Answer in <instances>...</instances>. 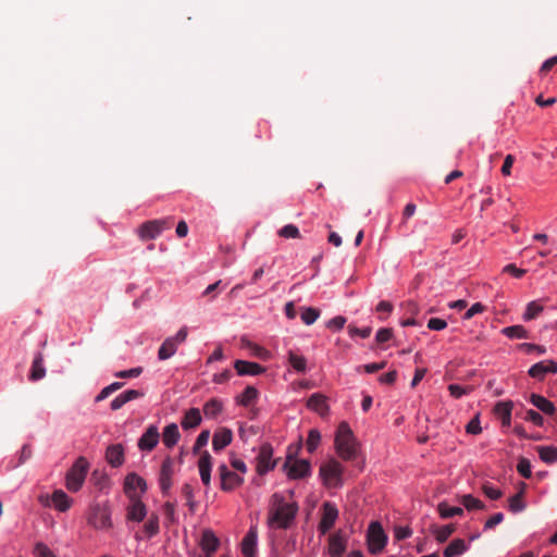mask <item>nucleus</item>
I'll return each instance as SVG.
<instances>
[{
  "label": "nucleus",
  "mask_w": 557,
  "mask_h": 557,
  "mask_svg": "<svg viewBox=\"0 0 557 557\" xmlns=\"http://www.w3.org/2000/svg\"><path fill=\"white\" fill-rule=\"evenodd\" d=\"M334 445L337 455L342 459L346 461L357 459L359 455V442L346 421L339 423L335 434Z\"/></svg>",
  "instance_id": "obj_1"
},
{
  "label": "nucleus",
  "mask_w": 557,
  "mask_h": 557,
  "mask_svg": "<svg viewBox=\"0 0 557 557\" xmlns=\"http://www.w3.org/2000/svg\"><path fill=\"white\" fill-rule=\"evenodd\" d=\"M273 506L270 510L268 523L270 527L276 525L281 529L289 528L298 511L296 503H285L283 496L274 494L272 496Z\"/></svg>",
  "instance_id": "obj_2"
},
{
  "label": "nucleus",
  "mask_w": 557,
  "mask_h": 557,
  "mask_svg": "<svg viewBox=\"0 0 557 557\" xmlns=\"http://www.w3.org/2000/svg\"><path fill=\"white\" fill-rule=\"evenodd\" d=\"M89 463L84 457L76 459L65 476V486L70 492H77L85 482Z\"/></svg>",
  "instance_id": "obj_3"
},
{
  "label": "nucleus",
  "mask_w": 557,
  "mask_h": 557,
  "mask_svg": "<svg viewBox=\"0 0 557 557\" xmlns=\"http://www.w3.org/2000/svg\"><path fill=\"white\" fill-rule=\"evenodd\" d=\"M344 467L336 459H331L321 465L320 476L326 487H341L343 485Z\"/></svg>",
  "instance_id": "obj_4"
},
{
  "label": "nucleus",
  "mask_w": 557,
  "mask_h": 557,
  "mask_svg": "<svg viewBox=\"0 0 557 557\" xmlns=\"http://www.w3.org/2000/svg\"><path fill=\"white\" fill-rule=\"evenodd\" d=\"M367 542L369 552L372 554L381 553L387 542V536L380 522L373 521L370 523L367 534Z\"/></svg>",
  "instance_id": "obj_5"
},
{
  "label": "nucleus",
  "mask_w": 557,
  "mask_h": 557,
  "mask_svg": "<svg viewBox=\"0 0 557 557\" xmlns=\"http://www.w3.org/2000/svg\"><path fill=\"white\" fill-rule=\"evenodd\" d=\"M171 227L170 219L151 220L143 223L138 230L139 237L143 240L157 238L164 230Z\"/></svg>",
  "instance_id": "obj_6"
},
{
  "label": "nucleus",
  "mask_w": 557,
  "mask_h": 557,
  "mask_svg": "<svg viewBox=\"0 0 557 557\" xmlns=\"http://www.w3.org/2000/svg\"><path fill=\"white\" fill-rule=\"evenodd\" d=\"M218 471L221 480V490L224 492H232L244 483V478L230 470L225 463L220 465Z\"/></svg>",
  "instance_id": "obj_7"
},
{
  "label": "nucleus",
  "mask_w": 557,
  "mask_h": 557,
  "mask_svg": "<svg viewBox=\"0 0 557 557\" xmlns=\"http://www.w3.org/2000/svg\"><path fill=\"white\" fill-rule=\"evenodd\" d=\"M284 470H286L289 479L297 480L307 476L310 473L311 466L306 459L292 461V457L288 456L284 463Z\"/></svg>",
  "instance_id": "obj_8"
},
{
  "label": "nucleus",
  "mask_w": 557,
  "mask_h": 557,
  "mask_svg": "<svg viewBox=\"0 0 557 557\" xmlns=\"http://www.w3.org/2000/svg\"><path fill=\"white\" fill-rule=\"evenodd\" d=\"M273 449L270 444H262L257 456V471L260 475L274 469L276 461L272 460Z\"/></svg>",
  "instance_id": "obj_9"
},
{
  "label": "nucleus",
  "mask_w": 557,
  "mask_h": 557,
  "mask_svg": "<svg viewBox=\"0 0 557 557\" xmlns=\"http://www.w3.org/2000/svg\"><path fill=\"white\" fill-rule=\"evenodd\" d=\"M88 523L96 529H108L111 527L110 512L106 508L96 505L90 509Z\"/></svg>",
  "instance_id": "obj_10"
},
{
  "label": "nucleus",
  "mask_w": 557,
  "mask_h": 557,
  "mask_svg": "<svg viewBox=\"0 0 557 557\" xmlns=\"http://www.w3.org/2000/svg\"><path fill=\"white\" fill-rule=\"evenodd\" d=\"M556 373H557V362L552 359L540 361V362L533 364L528 371V374L537 381H544V379L547 374H556Z\"/></svg>",
  "instance_id": "obj_11"
},
{
  "label": "nucleus",
  "mask_w": 557,
  "mask_h": 557,
  "mask_svg": "<svg viewBox=\"0 0 557 557\" xmlns=\"http://www.w3.org/2000/svg\"><path fill=\"white\" fill-rule=\"evenodd\" d=\"M137 488L140 491V493L146 492L147 485H146L145 480L134 472L127 474L125 478V481H124L125 494L131 499H135V498L139 497V494L137 493Z\"/></svg>",
  "instance_id": "obj_12"
},
{
  "label": "nucleus",
  "mask_w": 557,
  "mask_h": 557,
  "mask_svg": "<svg viewBox=\"0 0 557 557\" xmlns=\"http://www.w3.org/2000/svg\"><path fill=\"white\" fill-rule=\"evenodd\" d=\"M160 433L157 425H149L138 440V448L143 451H151L159 443Z\"/></svg>",
  "instance_id": "obj_13"
},
{
  "label": "nucleus",
  "mask_w": 557,
  "mask_h": 557,
  "mask_svg": "<svg viewBox=\"0 0 557 557\" xmlns=\"http://www.w3.org/2000/svg\"><path fill=\"white\" fill-rule=\"evenodd\" d=\"M338 517V510L335 505L326 502L323 504V515L319 523V530L322 534L330 531Z\"/></svg>",
  "instance_id": "obj_14"
},
{
  "label": "nucleus",
  "mask_w": 557,
  "mask_h": 557,
  "mask_svg": "<svg viewBox=\"0 0 557 557\" xmlns=\"http://www.w3.org/2000/svg\"><path fill=\"white\" fill-rule=\"evenodd\" d=\"M174 473V462L171 457H166L161 466L159 484L163 494H166L172 486V475Z\"/></svg>",
  "instance_id": "obj_15"
},
{
  "label": "nucleus",
  "mask_w": 557,
  "mask_h": 557,
  "mask_svg": "<svg viewBox=\"0 0 557 557\" xmlns=\"http://www.w3.org/2000/svg\"><path fill=\"white\" fill-rule=\"evenodd\" d=\"M198 469L200 479L205 486H210L211 483V469H212V457L208 450L201 453L198 460Z\"/></svg>",
  "instance_id": "obj_16"
},
{
  "label": "nucleus",
  "mask_w": 557,
  "mask_h": 557,
  "mask_svg": "<svg viewBox=\"0 0 557 557\" xmlns=\"http://www.w3.org/2000/svg\"><path fill=\"white\" fill-rule=\"evenodd\" d=\"M234 368L238 375H259L265 371L261 364L245 360H236Z\"/></svg>",
  "instance_id": "obj_17"
},
{
  "label": "nucleus",
  "mask_w": 557,
  "mask_h": 557,
  "mask_svg": "<svg viewBox=\"0 0 557 557\" xmlns=\"http://www.w3.org/2000/svg\"><path fill=\"white\" fill-rule=\"evenodd\" d=\"M144 396V393L138 389H127L120 395H117L110 404V407L113 411L121 409L125 404L131 400L140 398Z\"/></svg>",
  "instance_id": "obj_18"
},
{
  "label": "nucleus",
  "mask_w": 557,
  "mask_h": 557,
  "mask_svg": "<svg viewBox=\"0 0 557 557\" xmlns=\"http://www.w3.org/2000/svg\"><path fill=\"white\" fill-rule=\"evenodd\" d=\"M233 440V433L227 428H221L219 429L212 440V446L215 451H220L224 449L226 446H228L232 443Z\"/></svg>",
  "instance_id": "obj_19"
},
{
  "label": "nucleus",
  "mask_w": 557,
  "mask_h": 557,
  "mask_svg": "<svg viewBox=\"0 0 557 557\" xmlns=\"http://www.w3.org/2000/svg\"><path fill=\"white\" fill-rule=\"evenodd\" d=\"M220 544L219 539L214 535L211 530H205L202 532L200 546L206 553V557H211L212 554L218 549Z\"/></svg>",
  "instance_id": "obj_20"
},
{
  "label": "nucleus",
  "mask_w": 557,
  "mask_h": 557,
  "mask_svg": "<svg viewBox=\"0 0 557 557\" xmlns=\"http://www.w3.org/2000/svg\"><path fill=\"white\" fill-rule=\"evenodd\" d=\"M346 549V541L341 532L332 534L329 539V554L331 557H341Z\"/></svg>",
  "instance_id": "obj_21"
},
{
  "label": "nucleus",
  "mask_w": 557,
  "mask_h": 557,
  "mask_svg": "<svg viewBox=\"0 0 557 557\" xmlns=\"http://www.w3.org/2000/svg\"><path fill=\"white\" fill-rule=\"evenodd\" d=\"M257 549V530L250 528L242 542V553L245 557H255Z\"/></svg>",
  "instance_id": "obj_22"
},
{
  "label": "nucleus",
  "mask_w": 557,
  "mask_h": 557,
  "mask_svg": "<svg viewBox=\"0 0 557 557\" xmlns=\"http://www.w3.org/2000/svg\"><path fill=\"white\" fill-rule=\"evenodd\" d=\"M530 403L536 407L540 411H542L544 414L553 416L556 412V407L554 403L548 400L546 397L540 395V394H531L530 396Z\"/></svg>",
  "instance_id": "obj_23"
},
{
  "label": "nucleus",
  "mask_w": 557,
  "mask_h": 557,
  "mask_svg": "<svg viewBox=\"0 0 557 557\" xmlns=\"http://www.w3.org/2000/svg\"><path fill=\"white\" fill-rule=\"evenodd\" d=\"M181 438V433L176 423L168 424L162 433L163 444L168 448L174 447Z\"/></svg>",
  "instance_id": "obj_24"
},
{
  "label": "nucleus",
  "mask_w": 557,
  "mask_h": 557,
  "mask_svg": "<svg viewBox=\"0 0 557 557\" xmlns=\"http://www.w3.org/2000/svg\"><path fill=\"white\" fill-rule=\"evenodd\" d=\"M107 461L114 468L120 467L124 461V449L121 444L111 445L106 451Z\"/></svg>",
  "instance_id": "obj_25"
},
{
  "label": "nucleus",
  "mask_w": 557,
  "mask_h": 557,
  "mask_svg": "<svg viewBox=\"0 0 557 557\" xmlns=\"http://www.w3.org/2000/svg\"><path fill=\"white\" fill-rule=\"evenodd\" d=\"M201 413L198 408L187 410L182 419V428L184 430L195 429L201 423Z\"/></svg>",
  "instance_id": "obj_26"
},
{
  "label": "nucleus",
  "mask_w": 557,
  "mask_h": 557,
  "mask_svg": "<svg viewBox=\"0 0 557 557\" xmlns=\"http://www.w3.org/2000/svg\"><path fill=\"white\" fill-rule=\"evenodd\" d=\"M133 504L129 506L127 511V518L129 520L140 522L144 520L146 516V506L145 504L139 499V497L132 499Z\"/></svg>",
  "instance_id": "obj_27"
},
{
  "label": "nucleus",
  "mask_w": 557,
  "mask_h": 557,
  "mask_svg": "<svg viewBox=\"0 0 557 557\" xmlns=\"http://www.w3.org/2000/svg\"><path fill=\"white\" fill-rule=\"evenodd\" d=\"M46 375V369L44 367V356L41 352H38L32 363L29 380L30 381H39L44 379Z\"/></svg>",
  "instance_id": "obj_28"
},
{
  "label": "nucleus",
  "mask_w": 557,
  "mask_h": 557,
  "mask_svg": "<svg viewBox=\"0 0 557 557\" xmlns=\"http://www.w3.org/2000/svg\"><path fill=\"white\" fill-rule=\"evenodd\" d=\"M307 406L308 408L319 412L321 416L329 411L326 398L322 394H312L308 399Z\"/></svg>",
  "instance_id": "obj_29"
},
{
  "label": "nucleus",
  "mask_w": 557,
  "mask_h": 557,
  "mask_svg": "<svg viewBox=\"0 0 557 557\" xmlns=\"http://www.w3.org/2000/svg\"><path fill=\"white\" fill-rule=\"evenodd\" d=\"M177 344L171 337H168L158 350V358L160 360H166L175 355L177 350Z\"/></svg>",
  "instance_id": "obj_30"
},
{
  "label": "nucleus",
  "mask_w": 557,
  "mask_h": 557,
  "mask_svg": "<svg viewBox=\"0 0 557 557\" xmlns=\"http://www.w3.org/2000/svg\"><path fill=\"white\" fill-rule=\"evenodd\" d=\"M540 459L548 465L557 462V447L555 446H537Z\"/></svg>",
  "instance_id": "obj_31"
},
{
  "label": "nucleus",
  "mask_w": 557,
  "mask_h": 557,
  "mask_svg": "<svg viewBox=\"0 0 557 557\" xmlns=\"http://www.w3.org/2000/svg\"><path fill=\"white\" fill-rule=\"evenodd\" d=\"M51 499L60 511H66L71 507V498L62 490L54 491Z\"/></svg>",
  "instance_id": "obj_32"
},
{
  "label": "nucleus",
  "mask_w": 557,
  "mask_h": 557,
  "mask_svg": "<svg viewBox=\"0 0 557 557\" xmlns=\"http://www.w3.org/2000/svg\"><path fill=\"white\" fill-rule=\"evenodd\" d=\"M523 486H524V483H522V488L520 490V492H518L517 494H515L513 496H511L508 499V508L513 513L524 510V508L527 506L523 500V494H524Z\"/></svg>",
  "instance_id": "obj_33"
},
{
  "label": "nucleus",
  "mask_w": 557,
  "mask_h": 557,
  "mask_svg": "<svg viewBox=\"0 0 557 557\" xmlns=\"http://www.w3.org/2000/svg\"><path fill=\"white\" fill-rule=\"evenodd\" d=\"M222 409V403L216 398H212L205 404L203 413L207 418L214 419L221 413Z\"/></svg>",
  "instance_id": "obj_34"
},
{
  "label": "nucleus",
  "mask_w": 557,
  "mask_h": 557,
  "mask_svg": "<svg viewBox=\"0 0 557 557\" xmlns=\"http://www.w3.org/2000/svg\"><path fill=\"white\" fill-rule=\"evenodd\" d=\"M288 362L297 372L304 373L307 370V360L304 356L296 354L294 350L288 351Z\"/></svg>",
  "instance_id": "obj_35"
},
{
  "label": "nucleus",
  "mask_w": 557,
  "mask_h": 557,
  "mask_svg": "<svg viewBox=\"0 0 557 557\" xmlns=\"http://www.w3.org/2000/svg\"><path fill=\"white\" fill-rule=\"evenodd\" d=\"M502 333L508 338H529V332L523 325H511L504 327Z\"/></svg>",
  "instance_id": "obj_36"
},
{
  "label": "nucleus",
  "mask_w": 557,
  "mask_h": 557,
  "mask_svg": "<svg viewBox=\"0 0 557 557\" xmlns=\"http://www.w3.org/2000/svg\"><path fill=\"white\" fill-rule=\"evenodd\" d=\"M258 397V391L253 386H247L240 396L237 397L238 404L244 407L250 406Z\"/></svg>",
  "instance_id": "obj_37"
},
{
  "label": "nucleus",
  "mask_w": 557,
  "mask_h": 557,
  "mask_svg": "<svg viewBox=\"0 0 557 557\" xmlns=\"http://www.w3.org/2000/svg\"><path fill=\"white\" fill-rule=\"evenodd\" d=\"M432 532L438 543H444L449 539V536L453 533V523H448L442 527L433 525Z\"/></svg>",
  "instance_id": "obj_38"
},
{
  "label": "nucleus",
  "mask_w": 557,
  "mask_h": 557,
  "mask_svg": "<svg viewBox=\"0 0 557 557\" xmlns=\"http://www.w3.org/2000/svg\"><path fill=\"white\" fill-rule=\"evenodd\" d=\"M320 313V310L317 308L302 307L300 318L306 325H311L319 319Z\"/></svg>",
  "instance_id": "obj_39"
},
{
  "label": "nucleus",
  "mask_w": 557,
  "mask_h": 557,
  "mask_svg": "<svg viewBox=\"0 0 557 557\" xmlns=\"http://www.w3.org/2000/svg\"><path fill=\"white\" fill-rule=\"evenodd\" d=\"M543 310V306H541L537 301H531L528 304L522 318L524 321H530L536 318Z\"/></svg>",
  "instance_id": "obj_40"
},
{
  "label": "nucleus",
  "mask_w": 557,
  "mask_h": 557,
  "mask_svg": "<svg viewBox=\"0 0 557 557\" xmlns=\"http://www.w3.org/2000/svg\"><path fill=\"white\" fill-rule=\"evenodd\" d=\"M461 504L468 510L483 509L484 508V504L479 498H475V497H473L470 494L463 495L461 497Z\"/></svg>",
  "instance_id": "obj_41"
},
{
  "label": "nucleus",
  "mask_w": 557,
  "mask_h": 557,
  "mask_svg": "<svg viewBox=\"0 0 557 557\" xmlns=\"http://www.w3.org/2000/svg\"><path fill=\"white\" fill-rule=\"evenodd\" d=\"M517 471L524 479H530L532 476L530 460L525 457H521L517 465Z\"/></svg>",
  "instance_id": "obj_42"
},
{
  "label": "nucleus",
  "mask_w": 557,
  "mask_h": 557,
  "mask_svg": "<svg viewBox=\"0 0 557 557\" xmlns=\"http://www.w3.org/2000/svg\"><path fill=\"white\" fill-rule=\"evenodd\" d=\"M182 495L186 499V504L191 512L196 509V502L194 500V490L190 484L186 483L182 487Z\"/></svg>",
  "instance_id": "obj_43"
},
{
  "label": "nucleus",
  "mask_w": 557,
  "mask_h": 557,
  "mask_svg": "<svg viewBox=\"0 0 557 557\" xmlns=\"http://www.w3.org/2000/svg\"><path fill=\"white\" fill-rule=\"evenodd\" d=\"M321 441V434L318 430L312 429L309 431L307 438V449L309 453H313Z\"/></svg>",
  "instance_id": "obj_44"
},
{
  "label": "nucleus",
  "mask_w": 557,
  "mask_h": 557,
  "mask_svg": "<svg viewBox=\"0 0 557 557\" xmlns=\"http://www.w3.org/2000/svg\"><path fill=\"white\" fill-rule=\"evenodd\" d=\"M466 432L471 435H478L482 432L480 413H476L466 425Z\"/></svg>",
  "instance_id": "obj_45"
},
{
  "label": "nucleus",
  "mask_w": 557,
  "mask_h": 557,
  "mask_svg": "<svg viewBox=\"0 0 557 557\" xmlns=\"http://www.w3.org/2000/svg\"><path fill=\"white\" fill-rule=\"evenodd\" d=\"M278 235L284 238H299L300 233L296 225L287 224L278 231Z\"/></svg>",
  "instance_id": "obj_46"
},
{
  "label": "nucleus",
  "mask_w": 557,
  "mask_h": 557,
  "mask_svg": "<svg viewBox=\"0 0 557 557\" xmlns=\"http://www.w3.org/2000/svg\"><path fill=\"white\" fill-rule=\"evenodd\" d=\"M513 404L512 401H498L494 406V412L499 416L500 418H504V416H508L509 412L512 411Z\"/></svg>",
  "instance_id": "obj_47"
},
{
  "label": "nucleus",
  "mask_w": 557,
  "mask_h": 557,
  "mask_svg": "<svg viewBox=\"0 0 557 557\" xmlns=\"http://www.w3.org/2000/svg\"><path fill=\"white\" fill-rule=\"evenodd\" d=\"M518 348L524 350L527 354L537 352L539 355H543L546 352V348L544 346L532 343L519 344Z\"/></svg>",
  "instance_id": "obj_48"
},
{
  "label": "nucleus",
  "mask_w": 557,
  "mask_h": 557,
  "mask_svg": "<svg viewBox=\"0 0 557 557\" xmlns=\"http://www.w3.org/2000/svg\"><path fill=\"white\" fill-rule=\"evenodd\" d=\"M524 420L530 421L537 426H543L544 424V418L542 414L533 409L527 410Z\"/></svg>",
  "instance_id": "obj_49"
},
{
  "label": "nucleus",
  "mask_w": 557,
  "mask_h": 557,
  "mask_svg": "<svg viewBox=\"0 0 557 557\" xmlns=\"http://www.w3.org/2000/svg\"><path fill=\"white\" fill-rule=\"evenodd\" d=\"M36 557H57L52 550L44 543H37L34 548Z\"/></svg>",
  "instance_id": "obj_50"
},
{
  "label": "nucleus",
  "mask_w": 557,
  "mask_h": 557,
  "mask_svg": "<svg viewBox=\"0 0 557 557\" xmlns=\"http://www.w3.org/2000/svg\"><path fill=\"white\" fill-rule=\"evenodd\" d=\"M141 372H143V368L137 367V368H133L129 370L119 371L114 375L120 379H134V377H138L141 374Z\"/></svg>",
  "instance_id": "obj_51"
},
{
  "label": "nucleus",
  "mask_w": 557,
  "mask_h": 557,
  "mask_svg": "<svg viewBox=\"0 0 557 557\" xmlns=\"http://www.w3.org/2000/svg\"><path fill=\"white\" fill-rule=\"evenodd\" d=\"M345 323H346V318H344L342 315H337L327 321L326 327L334 330V331H339L344 327Z\"/></svg>",
  "instance_id": "obj_52"
},
{
  "label": "nucleus",
  "mask_w": 557,
  "mask_h": 557,
  "mask_svg": "<svg viewBox=\"0 0 557 557\" xmlns=\"http://www.w3.org/2000/svg\"><path fill=\"white\" fill-rule=\"evenodd\" d=\"M145 529L149 535H154L159 532V520L157 516H152L145 524Z\"/></svg>",
  "instance_id": "obj_53"
},
{
  "label": "nucleus",
  "mask_w": 557,
  "mask_h": 557,
  "mask_svg": "<svg viewBox=\"0 0 557 557\" xmlns=\"http://www.w3.org/2000/svg\"><path fill=\"white\" fill-rule=\"evenodd\" d=\"M483 492L492 500H497L503 496V493L499 488H496L491 485H484Z\"/></svg>",
  "instance_id": "obj_54"
},
{
  "label": "nucleus",
  "mask_w": 557,
  "mask_h": 557,
  "mask_svg": "<svg viewBox=\"0 0 557 557\" xmlns=\"http://www.w3.org/2000/svg\"><path fill=\"white\" fill-rule=\"evenodd\" d=\"M392 336H393L392 329L383 327L377 331L375 339L379 344H383V343L389 341L392 338Z\"/></svg>",
  "instance_id": "obj_55"
},
{
  "label": "nucleus",
  "mask_w": 557,
  "mask_h": 557,
  "mask_svg": "<svg viewBox=\"0 0 557 557\" xmlns=\"http://www.w3.org/2000/svg\"><path fill=\"white\" fill-rule=\"evenodd\" d=\"M394 533H395V539L397 541H403L405 539H408L411 535L412 531L409 527L398 525V527H395Z\"/></svg>",
  "instance_id": "obj_56"
},
{
  "label": "nucleus",
  "mask_w": 557,
  "mask_h": 557,
  "mask_svg": "<svg viewBox=\"0 0 557 557\" xmlns=\"http://www.w3.org/2000/svg\"><path fill=\"white\" fill-rule=\"evenodd\" d=\"M504 520V513L497 512L493 515L490 519H487L484 523V530L492 529L499 524Z\"/></svg>",
  "instance_id": "obj_57"
},
{
  "label": "nucleus",
  "mask_w": 557,
  "mask_h": 557,
  "mask_svg": "<svg viewBox=\"0 0 557 557\" xmlns=\"http://www.w3.org/2000/svg\"><path fill=\"white\" fill-rule=\"evenodd\" d=\"M446 326H447L446 321L443 319H440V318H432L428 322V327L430 330H434V331H441V330L445 329Z\"/></svg>",
  "instance_id": "obj_58"
},
{
  "label": "nucleus",
  "mask_w": 557,
  "mask_h": 557,
  "mask_svg": "<svg viewBox=\"0 0 557 557\" xmlns=\"http://www.w3.org/2000/svg\"><path fill=\"white\" fill-rule=\"evenodd\" d=\"M231 466L234 470L240 472V473H246L247 472V466L246 463L242 460V459H238L234 456H232L231 460Z\"/></svg>",
  "instance_id": "obj_59"
},
{
  "label": "nucleus",
  "mask_w": 557,
  "mask_h": 557,
  "mask_svg": "<svg viewBox=\"0 0 557 557\" xmlns=\"http://www.w3.org/2000/svg\"><path fill=\"white\" fill-rule=\"evenodd\" d=\"M504 272H507V273L511 274L512 276L520 278L521 276L524 275L525 270L519 269L515 264L510 263L504 268Z\"/></svg>",
  "instance_id": "obj_60"
},
{
  "label": "nucleus",
  "mask_w": 557,
  "mask_h": 557,
  "mask_svg": "<svg viewBox=\"0 0 557 557\" xmlns=\"http://www.w3.org/2000/svg\"><path fill=\"white\" fill-rule=\"evenodd\" d=\"M371 327L367 326L363 329H358L356 326H349V333L351 335H359L362 338H368L371 335Z\"/></svg>",
  "instance_id": "obj_61"
},
{
  "label": "nucleus",
  "mask_w": 557,
  "mask_h": 557,
  "mask_svg": "<svg viewBox=\"0 0 557 557\" xmlns=\"http://www.w3.org/2000/svg\"><path fill=\"white\" fill-rule=\"evenodd\" d=\"M397 372L395 370L389 371L379 377L380 383L391 385L396 381Z\"/></svg>",
  "instance_id": "obj_62"
},
{
  "label": "nucleus",
  "mask_w": 557,
  "mask_h": 557,
  "mask_svg": "<svg viewBox=\"0 0 557 557\" xmlns=\"http://www.w3.org/2000/svg\"><path fill=\"white\" fill-rule=\"evenodd\" d=\"M557 102V99L555 97H550V98H547V99H544L543 95H539L536 98H535V103L539 106V107H550L553 104H555Z\"/></svg>",
  "instance_id": "obj_63"
},
{
  "label": "nucleus",
  "mask_w": 557,
  "mask_h": 557,
  "mask_svg": "<svg viewBox=\"0 0 557 557\" xmlns=\"http://www.w3.org/2000/svg\"><path fill=\"white\" fill-rule=\"evenodd\" d=\"M438 512L442 518L453 517V507L449 506L447 503H441L438 505Z\"/></svg>",
  "instance_id": "obj_64"
}]
</instances>
